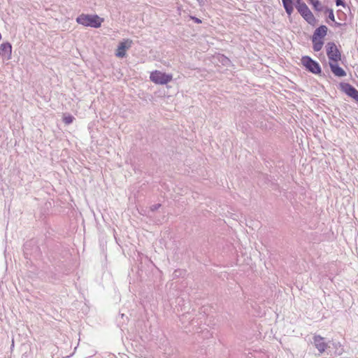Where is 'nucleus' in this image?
<instances>
[{
	"mask_svg": "<svg viewBox=\"0 0 358 358\" xmlns=\"http://www.w3.org/2000/svg\"><path fill=\"white\" fill-rule=\"evenodd\" d=\"M76 22L85 27L99 28L101 27L103 20L96 15L81 14L76 18Z\"/></svg>",
	"mask_w": 358,
	"mask_h": 358,
	"instance_id": "1",
	"label": "nucleus"
},
{
	"mask_svg": "<svg viewBox=\"0 0 358 358\" xmlns=\"http://www.w3.org/2000/svg\"><path fill=\"white\" fill-rule=\"evenodd\" d=\"M310 3H313L315 0H308Z\"/></svg>",
	"mask_w": 358,
	"mask_h": 358,
	"instance_id": "24",
	"label": "nucleus"
},
{
	"mask_svg": "<svg viewBox=\"0 0 358 358\" xmlns=\"http://www.w3.org/2000/svg\"><path fill=\"white\" fill-rule=\"evenodd\" d=\"M150 80L158 85H166L172 80V76L159 71L151 73Z\"/></svg>",
	"mask_w": 358,
	"mask_h": 358,
	"instance_id": "5",
	"label": "nucleus"
},
{
	"mask_svg": "<svg viewBox=\"0 0 358 358\" xmlns=\"http://www.w3.org/2000/svg\"><path fill=\"white\" fill-rule=\"evenodd\" d=\"M312 5L317 11H321L322 10V4L318 0H315Z\"/></svg>",
	"mask_w": 358,
	"mask_h": 358,
	"instance_id": "15",
	"label": "nucleus"
},
{
	"mask_svg": "<svg viewBox=\"0 0 358 358\" xmlns=\"http://www.w3.org/2000/svg\"><path fill=\"white\" fill-rule=\"evenodd\" d=\"M313 42V49L315 52H318L322 50L324 41L322 39L315 38V37H312Z\"/></svg>",
	"mask_w": 358,
	"mask_h": 358,
	"instance_id": "14",
	"label": "nucleus"
},
{
	"mask_svg": "<svg viewBox=\"0 0 358 358\" xmlns=\"http://www.w3.org/2000/svg\"><path fill=\"white\" fill-rule=\"evenodd\" d=\"M178 273V271H175L174 273L176 275V273Z\"/></svg>",
	"mask_w": 358,
	"mask_h": 358,
	"instance_id": "25",
	"label": "nucleus"
},
{
	"mask_svg": "<svg viewBox=\"0 0 358 358\" xmlns=\"http://www.w3.org/2000/svg\"><path fill=\"white\" fill-rule=\"evenodd\" d=\"M301 63L306 70L314 74H320L322 69L320 64L309 56H303L301 58Z\"/></svg>",
	"mask_w": 358,
	"mask_h": 358,
	"instance_id": "3",
	"label": "nucleus"
},
{
	"mask_svg": "<svg viewBox=\"0 0 358 358\" xmlns=\"http://www.w3.org/2000/svg\"><path fill=\"white\" fill-rule=\"evenodd\" d=\"M295 6L301 15L309 23L313 24L315 18L308 8V6L302 0H294Z\"/></svg>",
	"mask_w": 358,
	"mask_h": 358,
	"instance_id": "2",
	"label": "nucleus"
},
{
	"mask_svg": "<svg viewBox=\"0 0 358 358\" xmlns=\"http://www.w3.org/2000/svg\"><path fill=\"white\" fill-rule=\"evenodd\" d=\"M161 206V204L159 203H157V204H154L152 205V206H150V210L152 211H155L157 210L159 207Z\"/></svg>",
	"mask_w": 358,
	"mask_h": 358,
	"instance_id": "20",
	"label": "nucleus"
},
{
	"mask_svg": "<svg viewBox=\"0 0 358 358\" xmlns=\"http://www.w3.org/2000/svg\"><path fill=\"white\" fill-rule=\"evenodd\" d=\"M327 30L328 29L325 25H321L315 30L313 37L322 40V38L327 35Z\"/></svg>",
	"mask_w": 358,
	"mask_h": 358,
	"instance_id": "10",
	"label": "nucleus"
},
{
	"mask_svg": "<svg viewBox=\"0 0 358 358\" xmlns=\"http://www.w3.org/2000/svg\"><path fill=\"white\" fill-rule=\"evenodd\" d=\"M351 97L358 102V90L357 89L355 90Z\"/></svg>",
	"mask_w": 358,
	"mask_h": 358,
	"instance_id": "18",
	"label": "nucleus"
},
{
	"mask_svg": "<svg viewBox=\"0 0 358 358\" xmlns=\"http://www.w3.org/2000/svg\"><path fill=\"white\" fill-rule=\"evenodd\" d=\"M283 7L286 11V13L290 15L293 10V3H294V0H282Z\"/></svg>",
	"mask_w": 358,
	"mask_h": 358,
	"instance_id": "12",
	"label": "nucleus"
},
{
	"mask_svg": "<svg viewBox=\"0 0 358 358\" xmlns=\"http://www.w3.org/2000/svg\"><path fill=\"white\" fill-rule=\"evenodd\" d=\"M336 5L337 6H345V2L343 0H336Z\"/></svg>",
	"mask_w": 358,
	"mask_h": 358,
	"instance_id": "21",
	"label": "nucleus"
},
{
	"mask_svg": "<svg viewBox=\"0 0 358 358\" xmlns=\"http://www.w3.org/2000/svg\"><path fill=\"white\" fill-rule=\"evenodd\" d=\"M313 343L320 354L323 353L327 348H331L330 343L327 344L325 343L324 338L320 336H315L313 337Z\"/></svg>",
	"mask_w": 358,
	"mask_h": 358,
	"instance_id": "6",
	"label": "nucleus"
},
{
	"mask_svg": "<svg viewBox=\"0 0 358 358\" xmlns=\"http://www.w3.org/2000/svg\"><path fill=\"white\" fill-rule=\"evenodd\" d=\"M351 97L358 102V90L357 89L355 90Z\"/></svg>",
	"mask_w": 358,
	"mask_h": 358,
	"instance_id": "19",
	"label": "nucleus"
},
{
	"mask_svg": "<svg viewBox=\"0 0 358 358\" xmlns=\"http://www.w3.org/2000/svg\"><path fill=\"white\" fill-rule=\"evenodd\" d=\"M327 11L329 13V15H328V18L333 21V22H335V17H334V10L332 9H327Z\"/></svg>",
	"mask_w": 358,
	"mask_h": 358,
	"instance_id": "17",
	"label": "nucleus"
},
{
	"mask_svg": "<svg viewBox=\"0 0 358 358\" xmlns=\"http://www.w3.org/2000/svg\"><path fill=\"white\" fill-rule=\"evenodd\" d=\"M74 117L72 115H67L64 117V122L66 124H70L73 122Z\"/></svg>",
	"mask_w": 358,
	"mask_h": 358,
	"instance_id": "16",
	"label": "nucleus"
},
{
	"mask_svg": "<svg viewBox=\"0 0 358 358\" xmlns=\"http://www.w3.org/2000/svg\"><path fill=\"white\" fill-rule=\"evenodd\" d=\"M131 41L126 40L120 42L115 52L117 57L122 58L126 55V50L131 47Z\"/></svg>",
	"mask_w": 358,
	"mask_h": 358,
	"instance_id": "7",
	"label": "nucleus"
},
{
	"mask_svg": "<svg viewBox=\"0 0 358 358\" xmlns=\"http://www.w3.org/2000/svg\"><path fill=\"white\" fill-rule=\"evenodd\" d=\"M330 69L335 76L341 78L346 76V72L338 66V62H329Z\"/></svg>",
	"mask_w": 358,
	"mask_h": 358,
	"instance_id": "8",
	"label": "nucleus"
},
{
	"mask_svg": "<svg viewBox=\"0 0 358 358\" xmlns=\"http://www.w3.org/2000/svg\"><path fill=\"white\" fill-rule=\"evenodd\" d=\"M191 19L197 24L201 23V20L196 17L191 16Z\"/></svg>",
	"mask_w": 358,
	"mask_h": 358,
	"instance_id": "22",
	"label": "nucleus"
},
{
	"mask_svg": "<svg viewBox=\"0 0 358 358\" xmlns=\"http://www.w3.org/2000/svg\"><path fill=\"white\" fill-rule=\"evenodd\" d=\"M335 22V26H336V27H341V26L342 25V24H341V23H339V22Z\"/></svg>",
	"mask_w": 358,
	"mask_h": 358,
	"instance_id": "23",
	"label": "nucleus"
},
{
	"mask_svg": "<svg viewBox=\"0 0 358 358\" xmlns=\"http://www.w3.org/2000/svg\"><path fill=\"white\" fill-rule=\"evenodd\" d=\"M331 347L334 349V355L335 356H339L341 355L343 352L344 349L343 347L341 345V344L339 342H331L330 343Z\"/></svg>",
	"mask_w": 358,
	"mask_h": 358,
	"instance_id": "13",
	"label": "nucleus"
},
{
	"mask_svg": "<svg viewBox=\"0 0 358 358\" xmlns=\"http://www.w3.org/2000/svg\"><path fill=\"white\" fill-rule=\"evenodd\" d=\"M341 87L342 90L349 96H352L356 88L350 83H341Z\"/></svg>",
	"mask_w": 358,
	"mask_h": 358,
	"instance_id": "11",
	"label": "nucleus"
},
{
	"mask_svg": "<svg viewBox=\"0 0 358 358\" xmlns=\"http://www.w3.org/2000/svg\"><path fill=\"white\" fill-rule=\"evenodd\" d=\"M12 46L10 43H3L0 45V55L7 59L10 58Z\"/></svg>",
	"mask_w": 358,
	"mask_h": 358,
	"instance_id": "9",
	"label": "nucleus"
},
{
	"mask_svg": "<svg viewBox=\"0 0 358 358\" xmlns=\"http://www.w3.org/2000/svg\"><path fill=\"white\" fill-rule=\"evenodd\" d=\"M326 50L329 62H338L341 59V52L334 42L327 43Z\"/></svg>",
	"mask_w": 358,
	"mask_h": 358,
	"instance_id": "4",
	"label": "nucleus"
}]
</instances>
